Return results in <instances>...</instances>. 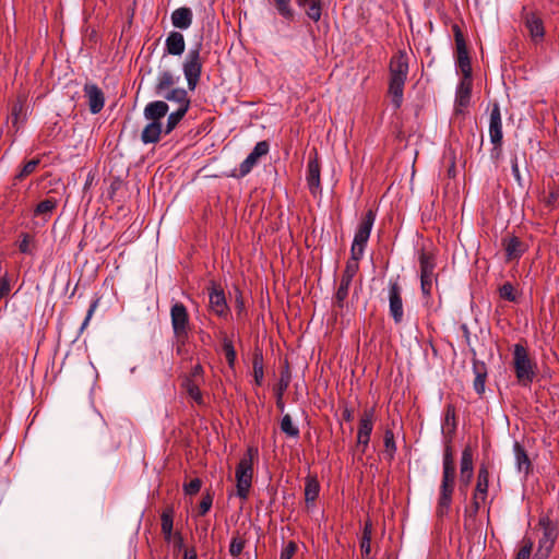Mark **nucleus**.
Segmentation results:
<instances>
[{"instance_id": "1", "label": "nucleus", "mask_w": 559, "mask_h": 559, "mask_svg": "<svg viewBox=\"0 0 559 559\" xmlns=\"http://www.w3.org/2000/svg\"><path fill=\"white\" fill-rule=\"evenodd\" d=\"M456 468L452 447L447 444L443 452V472L440 485V493L436 508L438 519H443L449 514L454 492Z\"/></svg>"}, {"instance_id": "2", "label": "nucleus", "mask_w": 559, "mask_h": 559, "mask_svg": "<svg viewBox=\"0 0 559 559\" xmlns=\"http://www.w3.org/2000/svg\"><path fill=\"white\" fill-rule=\"evenodd\" d=\"M389 88L395 109L401 108L403 103L404 85L408 75V56L404 50L394 53L389 64Z\"/></svg>"}, {"instance_id": "3", "label": "nucleus", "mask_w": 559, "mask_h": 559, "mask_svg": "<svg viewBox=\"0 0 559 559\" xmlns=\"http://www.w3.org/2000/svg\"><path fill=\"white\" fill-rule=\"evenodd\" d=\"M513 368L519 384L527 388L537 376V365L530 357L525 346L518 343L513 346Z\"/></svg>"}, {"instance_id": "4", "label": "nucleus", "mask_w": 559, "mask_h": 559, "mask_svg": "<svg viewBox=\"0 0 559 559\" xmlns=\"http://www.w3.org/2000/svg\"><path fill=\"white\" fill-rule=\"evenodd\" d=\"M537 526L543 534L538 539L534 559H548L559 536V524L548 514H543L539 516Z\"/></svg>"}, {"instance_id": "5", "label": "nucleus", "mask_w": 559, "mask_h": 559, "mask_svg": "<svg viewBox=\"0 0 559 559\" xmlns=\"http://www.w3.org/2000/svg\"><path fill=\"white\" fill-rule=\"evenodd\" d=\"M257 454L258 449L248 448L236 467L237 496L243 500L249 496L253 475V457Z\"/></svg>"}, {"instance_id": "6", "label": "nucleus", "mask_w": 559, "mask_h": 559, "mask_svg": "<svg viewBox=\"0 0 559 559\" xmlns=\"http://www.w3.org/2000/svg\"><path fill=\"white\" fill-rule=\"evenodd\" d=\"M202 69L203 61L201 59V44H199L188 51L182 63V71L190 91H194L199 84Z\"/></svg>"}, {"instance_id": "7", "label": "nucleus", "mask_w": 559, "mask_h": 559, "mask_svg": "<svg viewBox=\"0 0 559 559\" xmlns=\"http://www.w3.org/2000/svg\"><path fill=\"white\" fill-rule=\"evenodd\" d=\"M170 319L177 342L181 343V345H186L190 330V319L187 307L182 302H175L170 308Z\"/></svg>"}, {"instance_id": "8", "label": "nucleus", "mask_w": 559, "mask_h": 559, "mask_svg": "<svg viewBox=\"0 0 559 559\" xmlns=\"http://www.w3.org/2000/svg\"><path fill=\"white\" fill-rule=\"evenodd\" d=\"M452 31L456 47V66L461 70L463 78H472L471 58L464 34L457 24L452 25Z\"/></svg>"}, {"instance_id": "9", "label": "nucleus", "mask_w": 559, "mask_h": 559, "mask_svg": "<svg viewBox=\"0 0 559 559\" xmlns=\"http://www.w3.org/2000/svg\"><path fill=\"white\" fill-rule=\"evenodd\" d=\"M374 420V408L365 409L359 418L358 431H357V448L361 454L366 453V450L370 442V437L373 429Z\"/></svg>"}, {"instance_id": "10", "label": "nucleus", "mask_w": 559, "mask_h": 559, "mask_svg": "<svg viewBox=\"0 0 559 559\" xmlns=\"http://www.w3.org/2000/svg\"><path fill=\"white\" fill-rule=\"evenodd\" d=\"M389 310L394 323H402L404 318L402 287L397 278L389 283Z\"/></svg>"}, {"instance_id": "11", "label": "nucleus", "mask_w": 559, "mask_h": 559, "mask_svg": "<svg viewBox=\"0 0 559 559\" xmlns=\"http://www.w3.org/2000/svg\"><path fill=\"white\" fill-rule=\"evenodd\" d=\"M269 151L270 144L267 141L258 142L247 158L239 165L238 174L233 173L231 176L236 178H242L247 176L257 165L259 158L266 155Z\"/></svg>"}, {"instance_id": "12", "label": "nucleus", "mask_w": 559, "mask_h": 559, "mask_svg": "<svg viewBox=\"0 0 559 559\" xmlns=\"http://www.w3.org/2000/svg\"><path fill=\"white\" fill-rule=\"evenodd\" d=\"M525 27L530 32V36L534 43H540L545 37V27L542 17L536 12H528L523 7L521 13Z\"/></svg>"}, {"instance_id": "13", "label": "nucleus", "mask_w": 559, "mask_h": 559, "mask_svg": "<svg viewBox=\"0 0 559 559\" xmlns=\"http://www.w3.org/2000/svg\"><path fill=\"white\" fill-rule=\"evenodd\" d=\"M489 136L491 143L493 144V151H497V154H499L502 145L503 133L501 111L498 103H493L490 111Z\"/></svg>"}, {"instance_id": "14", "label": "nucleus", "mask_w": 559, "mask_h": 559, "mask_svg": "<svg viewBox=\"0 0 559 559\" xmlns=\"http://www.w3.org/2000/svg\"><path fill=\"white\" fill-rule=\"evenodd\" d=\"M418 263L420 280H431L438 283V274L435 272L437 266V257L433 252L421 249L418 252Z\"/></svg>"}, {"instance_id": "15", "label": "nucleus", "mask_w": 559, "mask_h": 559, "mask_svg": "<svg viewBox=\"0 0 559 559\" xmlns=\"http://www.w3.org/2000/svg\"><path fill=\"white\" fill-rule=\"evenodd\" d=\"M84 96L87 99L88 109L93 115L100 112L105 105V94L95 83L87 82L84 85Z\"/></svg>"}, {"instance_id": "16", "label": "nucleus", "mask_w": 559, "mask_h": 559, "mask_svg": "<svg viewBox=\"0 0 559 559\" xmlns=\"http://www.w3.org/2000/svg\"><path fill=\"white\" fill-rule=\"evenodd\" d=\"M307 183L312 195L321 192L320 182V164L318 152L313 150V154L309 155L308 169H307Z\"/></svg>"}, {"instance_id": "17", "label": "nucleus", "mask_w": 559, "mask_h": 559, "mask_svg": "<svg viewBox=\"0 0 559 559\" xmlns=\"http://www.w3.org/2000/svg\"><path fill=\"white\" fill-rule=\"evenodd\" d=\"M501 245L506 252V261L519 260L527 249V246L518 237L507 235L501 239Z\"/></svg>"}, {"instance_id": "18", "label": "nucleus", "mask_w": 559, "mask_h": 559, "mask_svg": "<svg viewBox=\"0 0 559 559\" xmlns=\"http://www.w3.org/2000/svg\"><path fill=\"white\" fill-rule=\"evenodd\" d=\"M210 308L211 310L218 317H226L228 313V306L226 302V297L224 290L217 286H213L210 294Z\"/></svg>"}, {"instance_id": "19", "label": "nucleus", "mask_w": 559, "mask_h": 559, "mask_svg": "<svg viewBox=\"0 0 559 559\" xmlns=\"http://www.w3.org/2000/svg\"><path fill=\"white\" fill-rule=\"evenodd\" d=\"M168 110L169 106L165 100H154L145 106L143 116L150 122H162Z\"/></svg>"}, {"instance_id": "20", "label": "nucleus", "mask_w": 559, "mask_h": 559, "mask_svg": "<svg viewBox=\"0 0 559 559\" xmlns=\"http://www.w3.org/2000/svg\"><path fill=\"white\" fill-rule=\"evenodd\" d=\"M186 49L185 37L181 33L173 31L165 40V50L173 56H180Z\"/></svg>"}, {"instance_id": "21", "label": "nucleus", "mask_w": 559, "mask_h": 559, "mask_svg": "<svg viewBox=\"0 0 559 559\" xmlns=\"http://www.w3.org/2000/svg\"><path fill=\"white\" fill-rule=\"evenodd\" d=\"M473 371L475 374L474 379V390L476 393L481 396L485 393V383L487 379V366L484 361L478 360L476 358L473 359Z\"/></svg>"}, {"instance_id": "22", "label": "nucleus", "mask_w": 559, "mask_h": 559, "mask_svg": "<svg viewBox=\"0 0 559 559\" xmlns=\"http://www.w3.org/2000/svg\"><path fill=\"white\" fill-rule=\"evenodd\" d=\"M171 23L176 28L187 29L192 24L193 13L188 7H181L173 11Z\"/></svg>"}, {"instance_id": "23", "label": "nucleus", "mask_w": 559, "mask_h": 559, "mask_svg": "<svg viewBox=\"0 0 559 559\" xmlns=\"http://www.w3.org/2000/svg\"><path fill=\"white\" fill-rule=\"evenodd\" d=\"M178 81L179 76H175L170 71H160L154 85V93L156 95H162L169 88L175 87Z\"/></svg>"}, {"instance_id": "24", "label": "nucleus", "mask_w": 559, "mask_h": 559, "mask_svg": "<svg viewBox=\"0 0 559 559\" xmlns=\"http://www.w3.org/2000/svg\"><path fill=\"white\" fill-rule=\"evenodd\" d=\"M165 100L177 104L178 107H190L191 100L187 90L182 87H173L159 95Z\"/></svg>"}, {"instance_id": "25", "label": "nucleus", "mask_w": 559, "mask_h": 559, "mask_svg": "<svg viewBox=\"0 0 559 559\" xmlns=\"http://www.w3.org/2000/svg\"><path fill=\"white\" fill-rule=\"evenodd\" d=\"M513 451L518 471L527 475L532 471V462L525 448L519 441H515L513 444Z\"/></svg>"}, {"instance_id": "26", "label": "nucleus", "mask_w": 559, "mask_h": 559, "mask_svg": "<svg viewBox=\"0 0 559 559\" xmlns=\"http://www.w3.org/2000/svg\"><path fill=\"white\" fill-rule=\"evenodd\" d=\"M472 86V78L462 79L457 86L455 96V105L457 107H467L469 105Z\"/></svg>"}, {"instance_id": "27", "label": "nucleus", "mask_w": 559, "mask_h": 559, "mask_svg": "<svg viewBox=\"0 0 559 559\" xmlns=\"http://www.w3.org/2000/svg\"><path fill=\"white\" fill-rule=\"evenodd\" d=\"M162 133H164L162 122H148L141 133V141L143 144H155L159 142Z\"/></svg>"}, {"instance_id": "28", "label": "nucleus", "mask_w": 559, "mask_h": 559, "mask_svg": "<svg viewBox=\"0 0 559 559\" xmlns=\"http://www.w3.org/2000/svg\"><path fill=\"white\" fill-rule=\"evenodd\" d=\"M59 201L56 198H47L40 201L36 207L34 209V217H41L45 222H47L52 212L57 209Z\"/></svg>"}, {"instance_id": "29", "label": "nucleus", "mask_w": 559, "mask_h": 559, "mask_svg": "<svg viewBox=\"0 0 559 559\" xmlns=\"http://www.w3.org/2000/svg\"><path fill=\"white\" fill-rule=\"evenodd\" d=\"M252 369L254 382L257 385L261 386L264 379V360L262 349L258 346L252 353Z\"/></svg>"}, {"instance_id": "30", "label": "nucleus", "mask_w": 559, "mask_h": 559, "mask_svg": "<svg viewBox=\"0 0 559 559\" xmlns=\"http://www.w3.org/2000/svg\"><path fill=\"white\" fill-rule=\"evenodd\" d=\"M182 388L185 389L188 396L197 403L199 406H205V401L203 394L200 390L199 383L191 378H186L182 382Z\"/></svg>"}, {"instance_id": "31", "label": "nucleus", "mask_w": 559, "mask_h": 559, "mask_svg": "<svg viewBox=\"0 0 559 559\" xmlns=\"http://www.w3.org/2000/svg\"><path fill=\"white\" fill-rule=\"evenodd\" d=\"M489 486V471L485 464H481L477 474V483L474 495L480 496L481 501H485L488 493Z\"/></svg>"}, {"instance_id": "32", "label": "nucleus", "mask_w": 559, "mask_h": 559, "mask_svg": "<svg viewBox=\"0 0 559 559\" xmlns=\"http://www.w3.org/2000/svg\"><path fill=\"white\" fill-rule=\"evenodd\" d=\"M299 7L307 8L306 15L313 22H319L322 15L321 0H296Z\"/></svg>"}, {"instance_id": "33", "label": "nucleus", "mask_w": 559, "mask_h": 559, "mask_svg": "<svg viewBox=\"0 0 559 559\" xmlns=\"http://www.w3.org/2000/svg\"><path fill=\"white\" fill-rule=\"evenodd\" d=\"M383 444H384V456L389 462H392L395 457L397 447L394 438L393 429L389 426L384 429L383 433Z\"/></svg>"}, {"instance_id": "34", "label": "nucleus", "mask_w": 559, "mask_h": 559, "mask_svg": "<svg viewBox=\"0 0 559 559\" xmlns=\"http://www.w3.org/2000/svg\"><path fill=\"white\" fill-rule=\"evenodd\" d=\"M320 492V484L317 479V476H307L305 484V500L306 503H313L319 497Z\"/></svg>"}, {"instance_id": "35", "label": "nucleus", "mask_w": 559, "mask_h": 559, "mask_svg": "<svg viewBox=\"0 0 559 559\" xmlns=\"http://www.w3.org/2000/svg\"><path fill=\"white\" fill-rule=\"evenodd\" d=\"M498 294L502 300L515 304L520 301L522 295L511 282H506L499 286Z\"/></svg>"}, {"instance_id": "36", "label": "nucleus", "mask_w": 559, "mask_h": 559, "mask_svg": "<svg viewBox=\"0 0 559 559\" xmlns=\"http://www.w3.org/2000/svg\"><path fill=\"white\" fill-rule=\"evenodd\" d=\"M190 107H177L175 111L168 115L166 127L164 129L165 134H169L173 130L176 129V127L179 124V122L182 120V118L186 116Z\"/></svg>"}, {"instance_id": "37", "label": "nucleus", "mask_w": 559, "mask_h": 559, "mask_svg": "<svg viewBox=\"0 0 559 559\" xmlns=\"http://www.w3.org/2000/svg\"><path fill=\"white\" fill-rule=\"evenodd\" d=\"M292 380V373L289 369V364L285 360L284 366L280 372V380L277 384L274 386V393L284 394L289 386Z\"/></svg>"}, {"instance_id": "38", "label": "nucleus", "mask_w": 559, "mask_h": 559, "mask_svg": "<svg viewBox=\"0 0 559 559\" xmlns=\"http://www.w3.org/2000/svg\"><path fill=\"white\" fill-rule=\"evenodd\" d=\"M369 237L370 234L357 228L352 243L350 253L364 255L365 247L368 242Z\"/></svg>"}, {"instance_id": "39", "label": "nucleus", "mask_w": 559, "mask_h": 559, "mask_svg": "<svg viewBox=\"0 0 559 559\" xmlns=\"http://www.w3.org/2000/svg\"><path fill=\"white\" fill-rule=\"evenodd\" d=\"M369 237L370 234L357 228L352 243L350 253L364 255L365 247L368 242Z\"/></svg>"}, {"instance_id": "40", "label": "nucleus", "mask_w": 559, "mask_h": 559, "mask_svg": "<svg viewBox=\"0 0 559 559\" xmlns=\"http://www.w3.org/2000/svg\"><path fill=\"white\" fill-rule=\"evenodd\" d=\"M362 258L360 254H352L346 262L345 270L341 276L342 280L353 282L354 276L359 270V260Z\"/></svg>"}, {"instance_id": "41", "label": "nucleus", "mask_w": 559, "mask_h": 559, "mask_svg": "<svg viewBox=\"0 0 559 559\" xmlns=\"http://www.w3.org/2000/svg\"><path fill=\"white\" fill-rule=\"evenodd\" d=\"M222 349L227 360L228 367L234 369L236 364L237 354L233 341L226 335L222 336Z\"/></svg>"}, {"instance_id": "42", "label": "nucleus", "mask_w": 559, "mask_h": 559, "mask_svg": "<svg viewBox=\"0 0 559 559\" xmlns=\"http://www.w3.org/2000/svg\"><path fill=\"white\" fill-rule=\"evenodd\" d=\"M352 282L342 280L340 281L338 288L335 293L334 297V304L337 308L342 309L344 307V302L346 298L348 297V290L350 287Z\"/></svg>"}, {"instance_id": "43", "label": "nucleus", "mask_w": 559, "mask_h": 559, "mask_svg": "<svg viewBox=\"0 0 559 559\" xmlns=\"http://www.w3.org/2000/svg\"><path fill=\"white\" fill-rule=\"evenodd\" d=\"M444 427L449 428L448 435L450 436L451 439L452 435L456 430V411L454 405L452 404L447 405L444 414Z\"/></svg>"}, {"instance_id": "44", "label": "nucleus", "mask_w": 559, "mask_h": 559, "mask_svg": "<svg viewBox=\"0 0 559 559\" xmlns=\"http://www.w3.org/2000/svg\"><path fill=\"white\" fill-rule=\"evenodd\" d=\"M246 539L239 534V532H236V534L233 536L230 544H229V554L234 558H238L245 546H246Z\"/></svg>"}, {"instance_id": "45", "label": "nucleus", "mask_w": 559, "mask_h": 559, "mask_svg": "<svg viewBox=\"0 0 559 559\" xmlns=\"http://www.w3.org/2000/svg\"><path fill=\"white\" fill-rule=\"evenodd\" d=\"M533 547L534 540L531 537L524 536L514 559H531Z\"/></svg>"}, {"instance_id": "46", "label": "nucleus", "mask_w": 559, "mask_h": 559, "mask_svg": "<svg viewBox=\"0 0 559 559\" xmlns=\"http://www.w3.org/2000/svg\"><path fill=\"white\" fill-rule=\"evenodd\" d=\"M460 472H474L473 449L471 445H466L462 451Z\"/></svg>"}, {"instance_id": "47", "label": "nucleus", "mask_w": 559, "mask_h": 559, "mask_svg": "<svg viewBox=\"0 0 559 559\" xmlns=\"http://www.w3.org/2000/svg\"><path fill=\"white\" fill-rule=\"evenodd\" d=\"M281 430L288 437L298 438L299 429L294 426L292 417L289 414L283 416L281 420Z\"/></svg>"}, {"instance_id": "48", "label": "nucleus", "mask_w": 559, "mask_h": 559, "mask_svg": "<svg viewBox=\"0 0 559 559\" xmlns=\"http://www.w3.org/2000/svg\"><path fill=\"white\" fill-rule=\"evenodd\" d=\"M175 510L173 506H167L160 514V528L162 531L174 528Z\"/></svg>"}, {"instance_id": "49", "label": "nucleus", "mask_w": 559, "mask_h": 559, "mask_svg": "<svg viewBox=\"0 0 559 559\" xmlns=\"http://www.w3.org/2000/svg\"><path fill=\"white\" fill-rule=\"evenodd\" d=\"M40 163V158H33L24 164L21 170L15 175L14 180L21 181L32 175Z\"/></svg>"}, {"instance_id": "50", "label": "nucleus", "mask_w": 559, "mask_h": 559, "mask_svg": "<svg viewBox=\"0 0 559 559\" xmlns=\"http://www.w3.org/2000/svg\"><path fill=\"white\" fill-rule=\"evenodd\" d=\"M376 216H377L376 211H373L372 209H369L362 216L361 222L359 223L357 228L362 231H366L368 234H371V229H372L373 223L376 221Z\"/></svg>"}, {"instance_id": "51", "label": "nucleus", "mask_w": 559, "mask_h": 559, "mask_svg": "<svg viewBox=\"0 0 559 559\" xmlns=\"http://www.w3.org/2000/svg\"><path fill=\"white\" fill-rule=\"evenodd\" d=\"M278 13L286 20H294V11L290 8V0H274Z\"/></svg>"}, {"instance_id": "52", "label": "nucleus", "mask_w": 559, "mask_h": 559, "mask_svg": "<svg viewBox=\"0 0 559 559\" xmlns=\"http://www.w3.org/2000/svg\"><path fill=\"white\" fill-rule=\"evenodd\" d=\"M213 492L211 491H205L202 496V499L199 503V508H198V515L199 516H204L209 511L210 509L212 508V504H213Z\"/></svg>"}, {"instance_id": "53", "label": "nucleus", "mask_w": 559, "mask_h": 559, "mask_svg": "<svg viewBox=\"0 0 559 559\" xmlns=\"http://www.w3.org/2000/svg\"><path fill=\"white\" fill-rule=\"evenodd\" d=\"M33 240H34L33 236H31L27 233H23L21 235V240L19 242L20 252H22L24 254L33 255L34 254V246H32Z\"/></svg>"}, {"instance_id": "54", "label": "nucleus", "mask_w": 559, "mask_h": 559, "mask_svg": "<svg viewBox=\"0 0 559 559\" xmlns=\"http://www.w3.org/2000/svg\"><path fill=\"white\" fill-rule=\"evenodd\" d=\"M202 487V480L200 478H193L189 483H185L182 488L183 492L187 496H194L197 495Z\"/></svg>"}, {"instance_id": "55", "label": "nucleus", "mask_w": 559, "mask_h": 559, "mask_svg": "<svg viewBox=\"0 0 559 559\" xmlns=\"http://www.w3.org/2000/svg\"><path fill=\"white\" fill-rule=\"evenodd\" d=\"M11 277L8 273H4L0 277V299L7 297L11 292Z\"/></svg>"}, {"instance_id": "56", "label": "nucleus", "mask_w": 559, "mask_h": 559, "mask_svg": "<svg viewBox=\"0 0 559 559\" xmlns=\"http://www.w3.org/2000/svg\"><path fill=\"white\" fill-rule=\"evenodd\" d=\"M481 499H480V496L478 495H473V502H472V507L471 508H466L465 509V516H471V518H475L476 514L478 513L479 509H480V503H481Z\"/></svg>"}, {"instance_id": "57", "label": "nucleus", "mask_w": 559, "mask_h": 559, "mask_svg": "<svg viewBox=\"0 0 559 559\" xmlns=\"http://www.w3.org/2000/svg\"><path fill=\"white\" fill-rule=\"evenodd\" d=\"M297 551V544L293 540L288 542L287 545L282 549L281 559H292Z\"/></svg>"}, {"instance_id": "58", "label": "nucleus", "mask_w": 559, "mask_h": 559, "mask_svg": "<svg viewBox=\"0 0 559 559\" xmlns=\"http://www.w3.org/2000/svg\"><path fill=\"white\" fill-rule=\"evenodd\" d=\"M433 282L431 280H420V289L426 301L431 298Z\"/></svg>"}, {"instance_id": "59", "label": "nucleus", "mask_w": 559, "mask_h": 559, "mask_svg": "<svg viewBox=\"0 0 559 559\" xmlns=\"http://www.w3.org/2000/svg\"><path fill=\"white\" fill-rule=\"evenodd\" d=\"M98 302H99V298H96V299H94L91 302V305L88 307V310H87V313H86V317H85V319H84V321H83V323L81 325V331H83L87 326L91 318L93 317V314H94V312H95V310H96V308L98 306Z\"/></svg>"}, {"instance_id": "60", "label": "nucleus", "mask_w": 559, "mask_h": 559, "mask_svg": "<svg viewBox=\"0 0 559 559\" xmlns=\"http://www.w3.org/2000/svg\"><path fill=\"white\" fill-rule=\"evenodd\" d=\"M474 472H460V490H466L468 487L472 478H473Z\"/></svg>"}, {"instance_id": "61", "label": "nucleus", "mask_w": 559, "mask_h": 559, "mask_svg": "<svg viewBox=\"0 0 559 559\" xmlns=\"http://www.w3.org/2000/svg\"><path fill=\"white\" fill-rule=\"evenodd\" d=\"M370 543H371V537H369V536H361L360 549H361L362 557H368L369 556V554L371 551Z\"/></svg>"}, {"instance_id": "62", "label": "nucleus", "mask_w": 559, "mask_h": 559, "mask_svg": "<svg viewBox=\"0 0 559 559\" xmlns=\"http://www.w3.org/2000/svg\"><path fill=\"white\" fill-rule=\"evenodd\" d=\"M209 526H210V522L209 521H204L203 523H201V525L197 528V532L199 534V539L200 540H205L206 537H207V531H209Z\"/></svg>"}, {"instance_id": "63", "label": "nucleus", "mask_w": 559, "mask_h": 559, "mask_svg": "<svg viewBox=\"0 0 559 559\" xmlns=\"http://www.w3.org/2000/svg\"><path fill=\"white\" fill-rule=\"evenodd\" d=\"M511 169H512V175L515 178L516 182L520 186H522V177H521V174H520V169H519L516 157H514V159L512 160Z\"/></svg>"}, {"instance_id": "64", "label": "nucleus", "mask_w": 559, "mask_h": 559, "mask_svg": "<svg viewBox=\"0 0 559 559\" xmlns=\"http://www.w3.org/2000/svg\"><path fill=\"white\" fill-rule=\"evenodd\" d=\"M547 205L554 206L555 204L559 203V192L558 191H551L549 195L547 197L546 201Z\"/></svg>"}]
</instances>
